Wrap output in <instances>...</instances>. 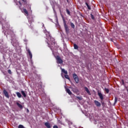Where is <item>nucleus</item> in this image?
Instances as JSON below:
<instances>
[{
  "label": "nucleus",
  "mask_w": 128,
  "mask_h": 128,
  "mask_svg": "<svg viewBox=\"0 0 128 128\" xmlns=\"http://www.w3.org/2000/svg\"><path fill=\"white\" fill-rule=\"evenodd\" d=\"M27 112H29L28 109H27Z\"/></svg>",
  "instance_id": "c9c22d12"
},
{
  "label": "nucleus",
  "mask_w": 128,
  "mask_h": 128,
  "mask_svg": "<svg viewBox=\"0 0 128 128\" xmlns=\"http://www.w3.org/2000/svg\"><path fill=\"white\" fill-rule=\"evenodd\" d=\"M3 93L6 98H10V96H8V92H7L6 90H4Z\"/></svg>",
  "instance_id": "0eeeda50"
},
{
  "label": "nucleus",
  "mask_w": 128,
  "mask_h": 128,
  "mask_svg": "<svg viewBox=\"0 0 128 128\" xmlns=\"http://www.w3.org/2000/svg\"><path fill=\"white\" fill-rule=\"evenodd\" d=\"M66 92L70 94V96L72 94V92H70V90L68 88H66Z\"/></svg>",
  "instance_id": "f8f14e48"
},
{
  "label": "nucleus",
  "mask_w": 128,
  "mask_h": 128,
  "mask_svg": "<svg viewBox=\"0 0 128 128\" xmlns=\"http://www.w3.org/2000/svg\"><path fill=\"white\" fill-rule=\"evenodd\" d=\"M18 128H24V126L22 125V124H20L18 126Z\"/></svg>",
  "instance_id": "cd10ccee"
},
{
  "label": "nucleus",
  "mask_w": 128,
  "mask_h": 128,
  "mask_svg": "<svg viewBox=\"0 0 128 128\" xmlns=\"http://www.w3.org/2000/svg\"><path fill=\"white\" fill-rule=\"evenodd\" d=\"M84 88L86 92H87V94H88L89 96H90L91 94L90 92V90H88V88L87 87H84Z\"/></svg>",
  "instance_id": "1a4fd4ad"
},
{
  "label": "nucleus",
  "mask_w": 128,
  "mask_h": 128,
  "mask_svg": "<svg viewBox=\"0 0 128 128\" xmlns=\"http://www.w3.org/2000/svg\"><path fill=\"white\" fill-rule=\"evenodd\" d=\"M74 50H78V46L76 44H74Z\"/></svg>",
  "instance_id": "6ab92c4d"
},
{
  "label": "nucleus",
  "mask_w": 128,
  "mask_h": 128,
  "mask_svg": "<svg viewBox=\"0 0 128 128\" xmlns=\"http://www.w3.org/2000/svg\"><path fill=\"white\" fill-rule=\"evenodd\" d=\"M64 78H66V80H70V76H68V75L65 74Z\"/></svg>",
  "instance_id": "aec40b11"
},
{
  "label": "nucleus",
  "mask_w": 128,
  "mask_h": 128,
  "mask_svg": "<svg viewBox=\"0 0 128 128\" xmlns=\"http://www.w3.org/2000/svg\"><path fill=\"white\" fill-rule=\"evenodd\" d=\"M76 98H78V100H82V97H80L78 96H76Z\"/></svg>",
  "instance_id": "bb28decb"
},
{
  "label": "nucleus",
  "mask_w": 128,
  "mask_h": 128,
  "mask_svg": "<svg viewBox=\"0 0 128 128\" xmlns=\"http://www.w3.org/2000/svg\"><path fill=\"white\" fill-rule=\"evenodd\" d=\"M8 72L10 74H12V70H8Z\"/></svg>",
  "instance_id": "2f4dec72"
},
{
  "label": "nucleus",
  "mask_w": 128,
  "mask_h": 128,
  "mask_svg": "<svg viewBox=\"0 0 128 128\" xmlns=\"http://www.w3.org/2000/svg\"><path fill=\"white\" fill-rule=\"evenodd\" d=\"M118 102V98L116 96L114 97V104H116Z\"/></svg>",
  "instance_id": "393cba45"
},
{
  "label": "nucleus",
  "mask_w": 128,
  "mask_h": 128,
  "mask_svg": "<svg viewBox=\"0 0 128 128\" xmlns=\"http://www.w3.org/2000/svg\"><path fill=\"white\" fill-rule=\"evenodd\" d=\"M12 40H16V35H14L13 36H12Z\"/></svg>",
  "instance_id": "7c9ffc66"
},
{
  "label": "nucleus",
  "mask_w": 128,
  "mask_h": 128,
  "mask_svg": "<svg viewBox=\"0 0 128 128\" xmlns=\"http://www.w3.org/2000/svg\"><path fill=\"white\" fill-rule=\"evenodd\" d=\"M85 4H86L88 10H92V8H90V6L88 5V2H86Z\"/></svg>",
  "instance_id": "f3484780"
},
{
  "label": "nucleus",
  "mask_w": 128,
  "mask_h": 128,
  "mask_svg": "<svg viewBox=\"0 0 128 128\" xmlns=\"http://www.w3.org/2000/svg\"><path fill=\"white\" fill-rule=\"evenodd\" d=\"M28 54L30 56V58H32V52H30V50L28 49Z\"/></svg>",
  "instance_id": "9d476101"
},
{
  "label": "nucleus",
  "mask_w": 128,
  "mask_h": 128,
  "mask_svg": "<svg viewBox=\"0 0 128 128\" xmlns=\"http://www.w3.org/2000/svg\"><path fill=\"white\" fill-rule=\"evenodd\" d=\"M55 58H56L57 64H62L64 62V61L62 60V58H60V56H56Z\"/></svg>",
  "instance_id": "7ed1b4c3"
},
{
  "label": "nucleus",
  "mask_w": 128,
  "mask_h": 128,
  "mask_svg": "<svg viewBox=\"0 0 128 128\" xmlns=\"http://www.w3.org/2000/svg\"><path fill=\"white\" fill-rule=\"evenodd\" d=\"M62 20H63V22H64V24L65 32H66V34H68V32H70V29L68 28V25L66 24V20L64 19V18H63Z\"/></svg>",
  "instance_id": "f03ea898"
},
{
  "label": "nucleus",
  "mask_w": 128,
  "mask_h": 128,
  "mask_svg": "<svg viewBox=\"0 0 128 128\" xmlns=\"http://www.w3.org/2000/svg\"><path fill=\"white\" fill-rule=\"evenodd\" d=\"M21 94L24 96V98L26 97V92H24V91H21Z\"/></svg>",
  "instance_id": "dca6fc26"
},
{
  "label": "nucleus",
  "mask_w": 128,
  "mask_h": 128,
  "mask_svg": "<svg viewBox=\"0 0 128 128\" xmlns=\"http://www.w3.org/2000/svg\"><path fill=\"white\" fill-rule=\"evenodd\" d=\"M53 128H58V126L54 125V126H53Z\"/></svg>",
  "instance_id": "473e14b6"
},
{
  "label": "nucleus",
  "mask_w": 128,
  "mask_h": 128,
  "mask_svg": "<svg viewBox=\"0 0 128 128\" xmlns=\"http://www.w3.org/2000/svg\"><path fill=\"white\" fill-rule=\"evenodd\" d=\"M16 104H17L18 106L20 108H22V105L20 104L17 102Z\"/></svg>",
  "instance_id": "4468645a"
},
{
  "label": "nucleus",
  "mask_w": 128,
  "mask_h": 128,
  "mask_svg": "<svg viewBox=\"0 0 128 128\" xmlns=\"http://www.w3.org/2000/svg\"><path fill=\"white\" fill-rule=\"evenodd\" d=\"M29 22H34V18L32 17H30L28 19Z\"/></svg>",
  "instance_id": "ddd939ff"
},
{
  "label": "nucleus",
  "mask_w": 128,
  "mask_h": 128,
  "mask_svg": "<svg viewBox=\"0 0 128 128\" xmlns=\"http://www.w3.org/2000/svg\"><path fill=\"white\" fill-rule=\"evenodd\" d=\"M98 96L101 100V102H102L104 100V95L102 94V92H100V91L98 92Z\"/></svg>",
  "instance_id": "39448f33"
},
{
  "label": "nucleus",
  "mask_w": 128,
  "mask_h": 128,
  "mask_svg": "<svg viewBox=\"0 0 128 128\" xmlns=\"http://www.w3.org/2000/svg\"><path fill=\"white\" fill-rule=\"evenodd\" d=\"M70 26L71 28H74L75 26H74V23L70 22Z\"/></svg>",
  "instance_id": "4be33fe9"
},
{
  "label": "nucleus",
  "mask_w": 128,
  "mask_h": 128,
  "mask_svg": "<svg viewBox=\"0 0 128 128\" xmlns=\"http://www.w3.org/2000/svg\"><path fill=\"white\" fill-rule=\"evenodd\" d=\"M61 70H62V72H64V74H68V71H66V70H64V69H63L62 68H61Z\"/></svg>",
  "instance_id": "2eb2a0df"
},
{
  "label": "nucleus",
  "mask_w": 128,
  "mask_h": 128,
  "mask_svg": "<svg viewBox=\"0 0 128 128\" xmlns=\"http://www.w3.org/2000/svg\"><path fill=\"white\" fill-rule=\"evenodd\" d=\"M44 126L47 128H52V124L48 122H45Z\"/></svg>",
  "instance_id": "423d86ee"
},
{
  "label": "nucleus",
  "mask_w": 128,
  "mask_h": 128,
  "mask_svg": "<svg viewBox=\"0 0 128 128\" xmlns=\"http://www.w3.org/2000/svg\"><path fill=\"white\" fill-rule=\"evenodd\" d=\"M121 82H122V84L123 86H124V80L122 79L121 80Z\"/></svg>",
  "instance_id": "c756f323"
},
{
  "label": "nucleus",
  "mask_w": 128,
  "mask_h": 128,
  "mask_svg": "<svg viewBox=\"0 0 128 128\" xmlns=\"http://www.w3.org/2000/svg\"><path fill=\"white\" fill-rule=\"evenodd\" d=\"M22 2H26V0H22Z\"/></svg>",
  "instance_id": "72a5a7b5"
},
{
  "label": "nucleus",
  "mask_w": 128,
  "mask_h": 128,
  "mask_svg": "<svg viewBox=\"0 0 128 128\" xmlns=\"http://www.w3.org/2000/svg\"><path fill=\"white\" fill-rule=\"evenodd\" d=\"M20 4V6H22V3H20V2H19Z\"/></svg>",
  "instance_id": "f704fd0d"
},
{
  "label": "nucleus",
  "mask_w": 128,
  "mask_h": 128,
  "mask_svg": "<svg viewBox=\"0 0 128 128\" xmlns=\"http://www.w3.org/2000/svg\"><path fill=\"white\" fill-rule=\"evenodd\" d=\"M23 12L26 14H27V16H28V10H26V8L23 9Z\"/></svg>",
  "instance_id": "a211bd4d"
},
{
  "label": "nucleus",
  "mask_w": 128,
  "mask_h": 128,
  "mask_svg": "<svg viewBox=\"0 0 128 128\" xmlns=\"http://www.w3.org/2000/svg\"><path fill=\"white\" fill-rule=\"evenodd\" d=\"M104 91L106 94H108V92H110V90L108 88H104Z\"/></svg>",
  "instance_id": "5701e85b"
},
{
  "label": "nucleus",
  "mask_w": 128,
  "mask_h": 128,
  "mask_svg": "<svg viewBox=\"0 0 128 128\" xmlns=\"http://www.w3.org/2000/svg\"><path fill=\"white\" fill-rule=\"evenodd\" d=\"M26 6L28 10H31L30 5H26Z\"/></svg>",
  "instance_id": "a878e982"
},
{
  "label": "nucleus",
  "mask_w": 128,
  "mask_h": 128,
  "mask_svg": "<svg viewBox=\"0 0 128 128\" xmlns=\"http://www.w3.org/2000/svg\"><path fill=\"white\" fill-rule=\"evenodd\" d=\"M16 94L18 96V98H22V94H20V92H17L16 93Z\"/></svg>",
  "instance_id": "412c9836"
},
{
  "label": "nucleus",
  "mask_w": 128,
  "mask_h": 128,
  "mask_svg": "<svg viewBox=\"0 0 128 128\" xmlns=\"http://www.w3.org/2000/svg\"><path fill=\"white\" fill-rule=\"evenodd\" d=\"M66 14H68L69 16H70V12L68 9L66 10Z\"/></svg>",
  "instance_id": "b1692460"
},
{
  "label": "nucleus",
  "mask_w": 128,
  "mask_h": 128,
  "mask_svg": "<svg viewBox=\"0 0 128 128\" xmlns=\"http://www.w3.org/2000/svg\"><path fill=\"white\" fill-rule=\"evenodd\" d=\"M72 90L74 92H78L77 88H72Z\"/></svg>",
  "instance_id": "9b49d317"
},
{
  "label": "nucleus",
  "mask_w": 128,
  "mask_h": 128,
  "mask_svg": "<svg viewBox=\"0 0 128 128\" xmlns=\"http://www.w3.org/2000/svg\"><path fill=\"white\" fill-rule=\"evenodd\" d=\"M90 16L92 20H94V16L92 14H90Z\"/></svg>",
  "instance_id": "c85d7f7f"
},
{
  "label": "nucleus",
  "mask_w": 128,
  "mask_h": 128,
  "mask_svg": "<svg viewBox=\"0 0 128 128\" xmlns=\"http://www.w3.org/2000/svg\"><path fill=\"white\" fill-rule=\"evenodd\" d=\"M94 102L96 106H98V108L100 107L101 104L100 102H98V101L95 100Z\"/></svg>",
  "instance_id": "6e6552de"
},
{
  "label": "nucleus",
  "mask_w": 128,
  "mask_h": 128,
  "mask_svg": "<svg viewBox=\"0 0 128 128\" xmlns=\"http://www.w3.org/2000/svg\"><path fill=\"white\" fill-rule=\"evenodd\" d=\"M44 32L46 36V38H48V42H46L48 46L54 54V46H56V41H54V38L52 37L49 32L45 31Z\"/></svg>",
  "instance_id": "f257e3e1"
},
{
  "label": "nucleus",
  "mask_w": 128,
  "mask_h": 128,
  "mask_svg": "<svg viewBox=\"0 0 128 128\" xmlns=\"http://www.w3.org/2000/svg\"><path fill=\"white\" fill-rule=\"evenodd\" d=\"M72 76L76 84H78V82H80V80L78 79V75L76 73H74L72 74Z\"/></svg>",
  "instance_id": "20e7f679"
}]
</instances>
